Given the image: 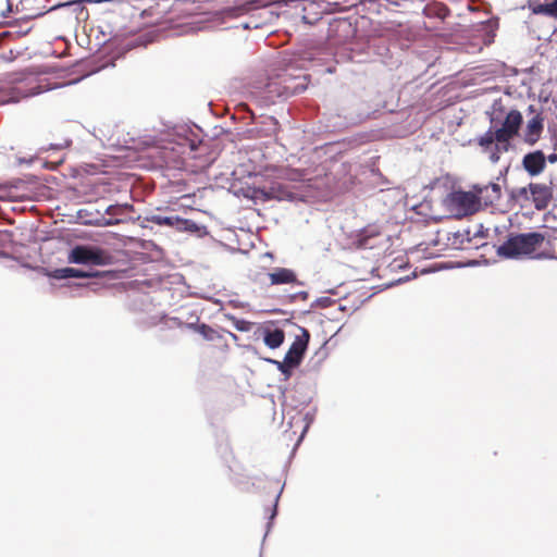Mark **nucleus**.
<instances>
[{
    "label": "nucleus",
    "instance_id": "1",
    "mask_svg": "<svg viewBox=\"0 0 557 557\" xmlns=\"http://www.w3.org/2000/svg\"><path fill=\"white\" fill-rule=\"evenodd\" d=\"M491 126L487 132L478 138V145L488 154L492 163H497L502 154L510 151L512 141L519 136L523 124V116L519 110H509L503 120L495 113L490 117Z\"/></svg>",
    "mask_w": 557,
    "mask_h": 557
},
{
    "label": "nucleus",
    "instance_id": "2",
    "mask_svg": "<svg viewBox=\"0 0 557 557\" xmlns=\"http://www.w3.org/2000/svg\"><path fill=\"white\" fill-rule=\"evenodd\" d=\"M509 197L521 208L531 205L535 210L544 211L553 201L554 190L552 185L531 182L527 186L513 188Z\"/></svg>",
    "mask_w": 557,
    "mask_h": 557
},
{
    "label": "nucleus",
    "instance_id": "3",
    "mask_svg": "<svg viewBox=\"0 0 557 557\" xmlns=\"http://www.w3.org/2000/svg\"><path fill=\"white\" fill-rule=\"evenodd\" d=\"M544 242L545 236L539 232L510 235L497 248V253L506 258L534 257Z\"/></svg>",
    "mask_w": 557,
    "mask_h": 557
},
{
    "label": "nucleus",
    "instance_id": "4",
    "mask_svg": "<svg viewBox=\"0 0 557 557\" xmlns=\"http://www.w3.org/2000/svg\"><path fill=\"white\" fill-rule=\"evenodd\" d=\"M67 261L84 265H109L113 263V256L95 245H76L70 251Z\"/></svg>",
    "mask_w": 557,
    "mask_h": 557
},
{
    "label": "nucleus",
    "instance_id": "5",
    "mask_svg": "<svg viewBox=\"0 0 557 557\" xmlns=\"http://www.w3.org/2000/svg\"><path fill=\"white\" fill-rule=\"evenodd\" d=\"M302 90H305L302 84H288L285 79H270L255 91V96L260 99L262 103L269 106L275 103L276 99H286Z\"/></svg>",
    "mask_w": 557,
    "mask_h": 557
},
{
    "label": "nucleus",
    "instance_id": "6",
    "mask_svg": "<svg viewBox=\"0 0 557 557\" xmlns=\"http://www.w3.org/2000/svg\"><path fill=\"white\" fill-rule=\"evenodd\" d=\"M480 210V201L473 187L468 191L455 190V219L472 215Z\"/></svg>",
    "mask_w": 557,
    "mask_h": 557
},
{
    "label": "nucleus",
    "instance_id": "7",
    "mask_svg": "<svg viewBox=\"0 0 557 557\" xmlns=\"http://www.w3.org/2000/svg\"><path fill=\"white\" fill-rule=\"evenodd\" d=\"M530 113L534 115L528 120L523 131V141L528 146H534L542 137L544 132V115L543 112L537 111L534 106H529Z\"/></svg>",
    "mask_w": 557,
    "mask_h": 557
},
{
    "label": "nucleus",
    "instance_id": "8",
    "mask_svg": "<svg viewBox=\"0 0 557 557\" xmlns=\"http://www.w3.org/2000/svg\"><path fill=\"white\" fill-rule=\"evenodd\" d=\"M111 274L110 271H86L76 268H58L48 273V276L57 280H69V278H91V277H102L104 275Z\"/></svg>",
    "mask_w": 557,
    "mask_h": 557
},
{
    "label": "nucleus",
    "instance_id": "9",
    "mask_svg": "<svg viewBox=\"0 0 557 557\" xmlns=\"http://www.w3.org/2000/svg\"><path fill=\"white\" fill-rule=\"evenodd\" d=\"M300 331L301 336H296L295 341L284 357L287 363L294 364L296 367L301 363L310 339V333L308 330L300 327Z\"/></svg>",
    "mask_w": 557,
    "mask_h": 557
},
{
    "label": "nucleus",
    "instance_id": "10",
    "mask_svg": "<svg viewBox=\"0 0 557 557\" xmlns=\"http://www.w3.org/2000/svg\"><path fill=\"white\" fill-rule=\"evenodd\" d=\"M472 187L480 201L481 209L496 205L502 198V187L497 183L475 184Z\"/></svg>",
    "mask_w": 557,
    "mask_h": 557
},
{
    "label": "nucleus",
    "instance_id": "11",
    "mask_svg": "<svg viewBox=\"0 0 557 557\" xmlns=\"http://www.w3.org/2000/svg\"><path fill=\"white\" fill-rule=\"evenodd\" d=\"M522 168L530 176H537L546 168V157L542 150L528 152L522 158Z\"/></svg>",
    "mask_w": 557,
    "mask_h": 557
},
{
    "label": "nucleus",
    "instance_id": "12",
    "mask_svg": "<svg viewBox=\"0 0 557 557\" xmlns=\"http://www.w3.org/2000/svg\"><path fill=\"white\" fill-rule=\"evenodd\" d=\"M161 226H165L176 232L185 233H197L200 231V226L195 221L189 219H183L172 213H164Z\"/></svg>",
    "mask_w": 557,
    "mask_h": 557
},
{
    "label": "nucleus",
    "instance_id": "13",
    "mask_svg": "<svg viewBox=\"0 0 557 557\" xmlns=\"http://www.w3.org/2000/svg\"><path fill=\"white\" fill-rule=\"evenodd\" d=\"M482 236H480L479 232L474 233L472 237H470V231L467 230L463 233L460 231L455 232V250H471L479 249L481 244Z\"/></svg>",
    "mask_w": 557,
    "mask_h": 557
},
{
    "label": "nucleus",
    "instance_id": "14",
    "mask_svg": "<svg viewBox=\"0 0 557 557\" xmlns=\"http://www.w3.org/2000/svg\"><path fill=\"white\" fill-rule=\"evenodd\" d=\"M529 9L535 15H543L557 20V0H532Z\"/></svg>",
    "mask_w": 557,
    "mask_h": 557
},
{
    "label": "nucleus",
    "instance_id": "15",
    "mask_svg": "<svg viewBox=\"0 0 557 557\" xmlns=\"http://www.w3.org/2000/svg\"><path fill=\"white\" fill-rule=\"evenodd\" d=\"M270 282L272 285L281 284H297L302 285V282L297 280L295 272L287 268H276L269 274Z\"/></svg>",
    "mask_w": 557,
    "mask_h": 557
},
{
    "label": "nucleus",
    "instance_id": "16",
    "mask_svg": "<svg viewBox=\"0 0 557 557\" xmlns=\"http://www.w3.org/2000/svg\"><path fill=\"white\" fill-rule=\"evenodd\" d=\"M263 335V343L265 346H268L270 349H276L278 348L285 339V333L282 329L275 327H264L262 331Z\"/></svg>",
    "mask_w": 557,
    "mask_h": 557
},
{
    "label": "nucleus",
    "instance_id": "17",
    "mask_svg": "<svg viewBox=\"0 0 557 557\" xmlns=\"http://www.w3.org/2000/svg\"><path fill=\"white\" fill-rule=\"evenodd\" d=\"M433 189H445V197H444V203L447 208L453 207V180L450 178L449 174H447L445 177L436 178L433 182Z\"/></svg>",
    "mask_w": 557,
    "mask_h": 557
},
{
    "label": "nucleus",
    "instance_id": "18",
    "mask_svg": "<svg viewBox=\"0 0 557 557\" xmlns=\"http://www.w3.org/2000/svg\"><path fill=\"white\" fill-rule=\"evenodd\" d=\"M488 25L484 22H480L474 26L475 35L470 44L472 50L481 51L483 46L490 44V41L485 40V36L487 33Z\"/></svg>",
    "mask_w": 557,
    "mask_h": 557
},
{
    "label": "nucleus",
    "instance_id": "19",
    "mask_svg": "<svg viewBox=\"0 0 557 557\" xmlns=\"http://www.w3.org/2000/svg\"><path fill=\"white\" fill-rule=\"evenodd\" d=\"M85 2H90V0H69L53 5L51 10L70 9L75 17L79 18V16L85 12Z\"/></svg>",
    "mask_w": 557,
    "mask_h": 557
},
{
    "label": "nucleus",
    "instance_id": "20",
    "mask_svg": "<svg viewBox=\"0 0 557 557\" xmlns=\"http://www.w3.org/2000/svg\"><path fill=\"white\" fill-rule=\"evenodd\" d=\"M253 197L262 201L275 200V183L270 186L256 187Z\"/></svg>",
    "mask_w": 557,
    "mask_h": 557
},
{
    "label": "nucleus",
    "instance_id": "21",
    "mask_svg": "<svg viewBox=\"0 0 557 557\" xmlns=\"http://www.w3.org/2000/svg\"><path fill=\"white\" fill-rule=\"evenodd\" d=\"M297 196L289 190L287 185L275 183V200L277 201H295Z\"/></svg>",
    "mask_w": 557,
    "mask_h": 557
},
{
    "label": "nucleus",
    "instance_id": "22",
    "mask_svg": "<svg viewBox=\"0 0 557 557\" xmlns=\"http://www.w3.org/2000/svg\"><path fill=\"white\" fill-rule=\"evenodd\" d=\"M264 360L269 363L276 366L277 370L284 375L285 381L289 380V377L293 374V370L297 368L294 364L287 363L285 359H283V361H277L272 358H265Z\"/></svg>",
    "mask_w": 557,
    "mask_h": 557
},
{
    "label": "nucleus",
    "instance_id": "23",
    "mask_svg": "<svg viewBox=\"0 0 557 557\" xmlns=\"http://www.w3.org/2000/svg\"><path fill=\"white\" fill-rule=\"evenodd\" d=\"M195 332L199 333L207 341H213L216 335L215 330L206 323H200L195 326Z\"/></svg>",
    "mask_w": 557,
    "mask_h": 557
},
{
    "label": "nucleus",
    "instance_id": "24",
    "mask_svg": "<svg viewBox=\"0 0 557 557\" xmlns=\"http://www.w3.org/2000/svg\"><path fill=\"white\" fill-rule=\"evenodd\" d=\"M133 206L132 205H128V203H123V205H120V203H116V205H110L107 207V209L104 210V213L108 214V215H111V216H114V215H121L123 214L125 211L132 209Z\"/></svg>",
    "mask_w": 557,
    "mask_h": 557
},
{
    "label": "nucleus",
    "instance_id": "25",
    "mask_svg": "<svg viewBox=\"0 0 557 557\" xmlns=\"http://www.w3.org/2000/svg\"><path fill=\"white\" fill-rule=\"evenodd\" d=\"M163 215H164V213L160 212V211L146 214L143 220V223H144L143 227H148L149 223L161 226Z\"/></svg>",
    "mask_w": 557,
    "mask_h": 557
},
{
    "label": "nucleus",
    "instance_id": "26",
    "mask_svg": "<svg viewBox=\"0 0 557 557\" xmlns=\"http://www.w3.org/2000/svg\"><path fill=\"white\" fill-rule=\"evenodd\" d=\"M283 488H284V485L281 487L280 492L277 493V495L275 496V499H274V504H273V507L271 509V513L269 516V522L267 523V532L264 534V537L268 535V533L270 532L271 530V527H272V522L273 520L275 519L276 515H277V504H278V499L281 497V494L283 492Z\"/></svg>",
    "mask_w": 557,
    "mask_h": 557
},
{
    "label": "nucleus",
    "instance_id": "27",
    "mask_svg": "<svg viewBox=\"0 0 557 557\" xmlns=\"http://www.w3.org/2000/svg\"><path fill=\"white\" fill-rule=\"evenodd\" d=\"M233 326L239 332H249L251 330L252 323L244 320L232 317Z\"/></svg>",
    "mask_w": 557,
    "mask_h": 557
},
{
    "label": "nucleus",
    "instance_id": "28",
    "mask_svg": "<svg viewBox=\"0 0 557 557\" xmlns=\"http://www.w3.org/2000/svg\"><path fill=\"white\" fill-rule=\"evenodd\" d=\"M71 140L69 139H64L60 143H55V144H49L47 147L46 146H42L40 147V151H49V150H62V149H65L67 148L70 145H71Z\"/></svg>",
    "mask_w": 557,
    "mask_h": 557
},
{
    "label": "nucleus",
    "instance_id": "29",
    "mask_svg": "<svg viewBox=\"0 0 557 557\" xmlns=\"http://www.w3.org/2000/svg\"><path fill=\"white\" fill-rule=\"evenodd\" d=\"M453 263L450 261H438L434 262L430 268L428 269V272H437L442 270L451 269Z\"/></svg>",
    "mask_w": 557,
    "mask_h": 557
},
{
    "label": "nucleus",
    "instance_id": "30",
    "mask_svg": "<svg viewBox=\"0 0 557 557\" xmlns=\"http://www.w3.org/2000/svg\"><path fill=\"white\" fill-rule=\"evenodd\" d=\"M333 304V300L330 297H320L314 301V306L326 308Z\"/></svg>",
    "mask_w": 557,
    "mask_h": 557
},
{
    "label": "nucleus",
    "instance_id": "31",
    "mask_svg": "<svg viewBox=\"0 0 557 557\" xmlns=\"http://www.w3.org/2000/svg\"><path fill=\"white\" fill-rule=\"evenodd\" d=\"M357 242H358V246H359L360 248H364V249H367V248H372V247H373V246L369 243V238H368L367 236L362 235V234L358 237V240H357Z\"/></svg>",
    "mask_w": 557,
    "mask_h": 557
},
{
    "label": "nucleus",
    "instance_id": "32",
    "mask_svg": "<svg viewBox=\"0 0 557 557\" xmlns=\"http://www.w3.org/2000/svg\"><path fill=\"white\" fill-rule=\"evenodd\" d=\"M476 263L475 261H463V260H459L457 259V256L455 255V262H454V265L455 268H462V267H467V265H472Z\"/></svg>",
    "mask_w": 557,
    "mask_h": 557
},
{
    "label": "nucleus",
    "instance_id": "33",
    "mask_svg": "<svg viewBox=\"0 0 557 557\" xmlns=\"http://www.w3.org/2000/svg\"><path fill=\"white\" fill-rule=\"evenodd\" d=\"M364 119H366L364 115L359 114V115H357L355 117H350L347 123L355 125V124L361 123Z\"/></svg>",
    "mask_w": 557,
    "mask_h": 557
},
{
    "label": "nucleus",
    "instance_id": "34",
    "mask_svg": "<svg viewBox=\"0 0 557 557\" xmlns=\"http://www.w3.org/2000/svg\"><path fill=\"white\" fill-rule=\"evenodd\" d=\"M305 419L307 420V424H306V426L304 428V431H302V434L300 435L299 441H301V440H302L304 434L307 432V430H308V428H309V424H310V422L312 421V419H313V418H312V416H310V413H307V414H306V417H305Z\"/></svg>",
    "mask_w": 557,
    "mask_h": 557
},
{
    "label": "nucleus",
    "instance_id": "35",
    "mask_svg": "<svg viewBox=\"0 0 557 557\" xmlns=\"http://www.w3.org/2000/svg\"><path fill=\"white\" fill-rule=\"evenodd\" d=\"M308 296H309V295H308V293H307V292L301 290V292H298V293H296V294L292 295V298L295 300L296 298H298V297H299V298H301L302 300H306V299L308 298Z\"/></svg>",
    "mask_w": 557,
    "mask_h": 557
},
{
    "label": "nucleus",
    "instance_id": "36",
    "mask_svg": "<svg viewBox=\"0 0 557 557\" xmlns=\"http://www.w3.org/2000/svg\"><path fill=\"white\" fill-rule=\"evenodd\" d=\"M448 14H449V10L447 8H441L440 11L437 12V15L440 17H445Z\"/></svg>",
    "mask_w": 557,
    "mask_h": 557
},
{
    "label": "nucleus",
    "instance_id": "37",
    "mask_svg": "<svg viewBox=\"0 0 557 557\" xmlns=\"http://www.w3.org/2000/svg\"><path fill=\"white\" fill-rule=\"evenodd\" d=\"M117 223H120V220H119V219H113V218H111V219H109V220H107V221L104 222V225H115V224H117Z\"/></svg>",
    "mask_w": 557,
    "mask_h": 557
},
{
    "label": "nucleus",
    "instance_id": "38",
    "mask_svg": "<svg viewBox=\"0 0 557 557\" xmlns=\"http://www.w3.org/2000/svg\"><path fill=\"white\" fill-rule=\"evenodd\" d=\"M546 160H548L550 163H555L557 161V154L552 153L546 158Z\"/></svg>",
    "mask_w": 557,
    "mask_h": 557
},
{
    "label": "nucleus",
    "instance_id": "39",
    "mask_svg": "<svg viewBox=\"0 0 557 557\" xmlns=\"http://www.w3.org/2000/svg\"><path fill=\"white\" fill-rule=\"evenodd\" d=\"M12 12V4L10 3V1L8 0V7H7V11L5 12H2V16L5 17L7 16V13H10Z\"/></svg>",
    "mask_w": 557,
    "mask_h": 557
},
{
    "label": "nucleus",
    "instance_id": "40",
    "mask_svg": "<svg viewBox=\"0 0 557 557\" xmlns=\"http://www.w3.org/2000/svg\"><path fill=\"white\" fill-rule=\"evenodd\" d=\"M188 145L191 151H195L197 149V144L193 140H188Z\"/></svg>",
    "mask_w": 557,
    "mask_h": 557
},
{
    "label": "nucleus",
    "instance_id": "41",
    "mask_svg": "<svg viewBox=\"0 0 557 557\" xmlns=\"http://www.w3.org/2000/svg\"><path fill=\"white\" fill-rule=\"evenodd\" d=\"M200 323H188L187 326L188 329H191L195 331V326L199 325Z\"/></svg>",
    "mask_w": 557,
    "mask_h": 557
},
{
    "label": "nucleus",
    "instance_id": "42",
    "mask_svg": "<svg viewBox=\"0 0 557 557\" xmlns=\"http://www.w3.org/2000/svg\"><path fill=\"white\" fill-rule=\"evenodd\" d=\"M467 9L470 10V11L473 10V8L469 3H467Z\"/></svg>",
    "mask_w": 557,
    "mask_h": 557
}]
</instances>
